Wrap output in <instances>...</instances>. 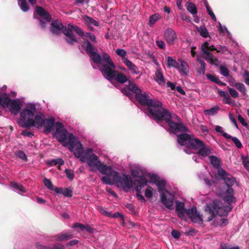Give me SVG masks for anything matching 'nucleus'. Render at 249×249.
<instances>
[{"mask_svg": "<svg viewBox=\"0 0 249 249\" xmlns=\"http://www.w3.org/2000/svg\"><path fill=\"white\" fill-rule=\"evenodd\" d=\"M211 163L217 168L219 177L224 181L226 188H223L218 192V195L221 197L223 200L228 203V205L223 207L220 201L214 200L212 203L205 206L206 212L211 214L208 217V221L212 220L214 216L218 215L219 216H227L228 213L231 211L232 207L231 203H235L236 199L234 196V192L232 187L236 182L235 178L221 168V162L219 159L214 156L209 157Z\"/></svg>", "mask_w": 249, "mask_h": 249, "instance_id": "nucleus-1", "label": "nucleus"}, {"mask_svg": "<svg viewBox=\"0 0 249 249\" xmlns=\"http://www.w3.org/2000/svg\"><path fill=\"white\" fill-rule=\"evenodd\" d=\"M88 39L95 42L96 37L92 33H85V37H84L85 42L82 46L95 64H101V68L100 70L104 77L110 82L115 81L121 84L125 83L127 81L126 76L122 72L115 71V64L109 55L104 53L101 56L96 52V49Z\"/></svg>", "mask_w": 249, "mask_h": 249, "instance_id": "nucleus-2", "label": "nucleus"}, {"mask_svg": "<svg viewBox=\"0 0 249 249\" xmlns=\"http://www.w3.org/2000/svg\"><path fill=\"white\" fill-rule=\"evenodd\" d=\"M136 99L143 106H147V115L157 121H163L167 123L170 131L176 134L179 131L185 130L186 128L182 124L175 123L174 120H179V117L176 114L171 115L166 109L162 107V103L156 99H150L146 94H137Z\"/></svg>", "mask_w": 249, "mask_h": 249, "instance_id": "nucleus-3", "label": "nucleus"}, {"mask_svg": "<svg viewBox=\"0 0 249 249\" xmlns=\"http://www.w3.org/2000/svg\"><path fill=\"white\" fill-rule=\"evenodd\" d=\"M75 157L80 161L87 163L89 170L92 172L99 171L102 174L107 176L112 167L102 163L98 156L91 148L84 150L81 144L73 152Z\"/></svg>", "mask_w": 249, "mask_h": 249, "instance_id": "nucleus-4", "label": "nucleus"}, {"mask_svg": "<svg viewBox=\"0 0 249 249\" xmlns=\"http://www.w3.org/2000/svg\"><path fill=\"white\" fill-rule=\"evenodd\" d=\"M184 131H179L177 135V142L179 145L184 146L183 151L188 154L193 153V149L198 150L197 154L203 157L209 156L211 153V149L206 145L204 143L198 139L194 138L186 133L187 129Z\"/></svg>", "mask_w": 249, "mask_h": 249, "instance_id": "nucleus-5", "label": "nucleus"}, {"mask_svg": "<svg viewBox=\"0 0 249 249\" xmlns=\"http://www.w3.org/2000/svg\"><path fill=\"white\" fill-rule=\"evenodd\" d=\"M54 136L63 146L68 147L70 151L74 152L82 144L78 138L74 136L71 133L68 132L61 123L56 122Z\"/></svg>", "mask_w": 249, "mask_h": 249, "instance_id": "nucleus-6", "label": "nucleus"}, {"mask_svg": "<svg viewBox=\"0 0 249 249\" xmlns=\"http://www.w3.org/2000/svg\"><path fill=\"white\" fill-rule=\"evenodd\" d=\"M101 181L104 184L113 185L116 184L118 187H122L125 191L129 190L133 185V182L129 175H121L118 172L111 168L107 176L101 178Z\"/></svg>", "mask_w": 249, "mask_h": 249, "instance_id": "nucleus-7", "label": "nucleus"}, {"mask_svg": "<svg viewBox=\"0 0 249 249\" xmlns=\"http://www.w3.org/2000/svg\"><path fill=\"white\" fill-rule=\"evenodd\" d=\"M37 105V103H28L21 108L19 112L20 117L18 123L22 127H28V124L35 116Z\"/></svg>", "mask_w": 249, "mask_h": 249, "instance_id": "nucleus-8", "label": "nucleus"}, {"mask_svg": "<svg viewBox=\"0 0 249 249\" xmlns=\"http://www.w3.org/2000/svg\"><path fill=\"white\" fill-rule=\"evenodd\" d=\"M73 31L75 32L77 35L82 37L84 39L85 33H84L79 27L69 24L68 25L67 28H66L64 30V35L66 36V40L68 43L70 44H74L75 43L78 42V40L74 36Z\"/></svg>", "mask_w": 249, "mask_h": 249, "instance_id": "nucleus-9", "label": "nucleus"}, {"mask_svg": "<svg viewBox=\"0 0 249 249\" xmlns=\"http://www.w3.org/2000/svg\"><path fill=\"white\" fill-rule=\"evenodd\" d=\"M22 106L23 101L21 99L19 98L10 99L9 95L8 94L3 107L8 108L12 114L16 115L19 113Z\"/></svg>", "mask_w": 249, "mask_h": 249, "instance_id": "nucleus-10", "label": "nucleus"}, {"mask_svg": "<svg viewBox=\"0 0 249 249\" xmlns=\"http://www.w3.org/2000/svg\"><path fill=\"white\" fill-rule=\"evenodd\" d=\"M160 198L161 203L167 208L169 209H173V205L175 200V195L167 191L162 192L160 195Z\"/></svg>", "mask_w": 249, "mask_h": 249, "instance_id": "nucleus-11", "label": "nucleus"}, {"mask_svg": "<svg viewBox=\"0 0 249 249\" xmlns=\"http://www.w3.org/2000/svg\"><path fill=\"white\" fill-rule=\"evenodd\" d=\"M36 11L41 17L39 19L40 26L42 29L46 27L47 23L50 22L52 20L51 16L46 12L43 8L39 6H36Z\"/></svg>", "mask_w": 249, "mask_h": 249, "instance_id": "nucleus-12", "label": "nucleus"}, {"mask_svg": "<svg viewBox=\"0 0 249 249\" xmlns=\"http://www.w3.org/2000/svg\"><path fill=\"white\" fill-rule=\"evenodd\" d=\"M186 213L194 223L202 224V215L197 212L196 208L195 207L186 210Z\"/></svg>", "mask_w": 249, "mask_h": 249, "instance_id": "nucleus-13", "label": "nucleus"}, {"mask_svg": "<svg viewBox=\"0 0 249 249\" xmlns=\"http://www.w3.org/2000/svg\"><path fill=\"white\" fill-rule=\"evenodd\" d=\"M150 183L156 184L158 188L159 192L160 193V195L161 194L162 192H167V191L165 190V189L166 183L164 180L159 179L158 177L156 175H152L150 176Z\"/></svg>", "mask_w": 249, "mask_h": 249, "instance_id": "nucleus-14", "label": "nucleus"}, {"mask_svg": "<svg viewBox=\"0 0 249 249\" xmlns=\"http://www.w3.org/2000/svg\"><path fill=\"white\" fill-rule=\"evenodd\" d=\"M45 117L43 114H37L33 118L30 124L28 125V127H35L38 129H41L43 127V122L45 120Z\"/></svg>", "mask_w": 249, "mask_h": 249, "instance_id": "nucleus-15", "label": "nucleus"}, {"mask_svg": "<svg viewBox=\"0 0 249 249\" xmlns=\"http://www.w3.org/2000/svg\"><path fill=\"white\" fill-rule=\"evenodd\" d=\"M67 28V26L63 24L58 20H53L51 25L50 30L52 33L56 35H59L63 33L64 34V30Z\"/></svg>", "mask_w": 249, "mask_h": 249, "instance_id": "nucleus-16", "label": "nucleus"}, {"mask_svg": "<svg viewBox=\"0 0 249 249\" xmlns=\"http://www.w3.org/2000/svg\"><path fill=\"white\" fill-rule=\"evenodd\" d=\"M55 119L52 117L45 119L43 122V132L45 134L50 133L55 126Z\"/></svg>", "mask_w": 249, "mask_h": 249, "instance_id": "nucleus-17", "label": "nucleus"}, {"mask_svg": "<svg viewBox=\"0 0 249 249\" xmlns=\"http://www.w3.org/2000/svg\"><path fill=\"white\" fill-rule=\"evenodd\" d=\"M178 68H177V70L181 76L187 75L189 73V67L187 62L181 58H178Z\"/></svg>", "mask_w": 249, "mask_h": 249, "instance_id": "nucleus-18", "label": "nucleus"}, {"mask_svg": "<svg viewBox=\"0 0 249 249\" xmlns=\"http://www.w3.org/2000/svg\"><path fill=\"white\" fill-rule=\"evenodd\" d=\"M148 180L143 175L140 176L139 178L135 179L134 183L137 192L141 193L142 189L147 184Z\"/></svg>", "mask_w": 249, "mask_h": 249, "instance_id": "nucleus-19", "label": "nucleus"}, {"mask_svg": "<svg viewBox=\"0 0 249 249\" xmlns=\"http://www.w3.org/2000/svg\"><path fill=\"white\" fill-rule=\"evenodd\" d=\"M164 37L169 45H172L177 38V35L172 29L168 28L164 32Z\"/></svg>", "mask_w": 249, "mask_h": 249, "instance_id": "nucleus-20", "label": "nucleus"}, {"mask_svg": "<svg viewBox=\"0 0 249 249\" xmlns=\"http://www.w3.org/2000/svg\"><path fill=\"white\" fill-rule=\"evenodd\" d=\"M214 46L210 45L207 41H205L204 43L201 45V49L202 52L203 53V58L206 59L210 56L212 53H210V51H213V48Z\"/></svg>", "mask_w": 249, "mask_h": 249, "instance_id": "nucleus-21", "label": "nucleus"}, {"mask_svg": "<svg viewBox=\"0 0 249 249\" xmlns=\"http://www.w3.org/2000/svg\"><path fill=\"white\" fill-rule=\"evenodd\" d=\"M123 63L127 67L128 70L132 73L138 74L140 73L138 67L128 59H124Z\"/></svg>", "mask_w": 249, "mask_h": 249, "instance_id": "nucleus-22", "label": "nucleus"}, {"mask_svg": "<svg viewBox=\"0 0 249 249\" xmlns=\"http://www.w3.org/2000/svg\"><path fill=\"white\" fill-rule=\"evenodd\" d=\"M155 81L160 86H163L165 84V80L160 68L157 69L155 71Z\"/></svg>", "mask_w": 249, "mask_h": 249, "instance_id": "nucleus-23", "label": "nucleus"}, {"mask_svg": "<svg viewBox=\"0 0 249 249\" xmlns=\"http://www.w3.org/2000/svg\"><path fill=\"white\" fill-rule=\"evenodd\" d=\"M83 19L85 24L88 26L91 31L93 30V27L94 26H99V23L98 21L88 16H84Z\"/></svg>", "mask_w": 249, "mask_h": 249, "instance_id": "nucleus-24", "label": "nucleus"}, {"mask_svg": "<svg viewBox=\"0 0 249 249\" xmlns=\"http://www.w3.org/2000/svg\"><path fill=\"white\" fill-rule=\"evenodd\" d=\"M176 210L178 216L180 218H184L185 215L184 213H186V210L184 208V204L182 202L179 201H176Z\"/></svg>", "mask_w": 249, "mask_h": 249, "instance_id": "nucleus-25", "label": "nucleus"}, {"mask_svg": "<svg viewBox=\"0 0 249 249\" xmlns=\"http://www.w3.org/2000/svg\"><path fill=\"white\" fill-rule=\"evenodd\" d=\"M54 238L55 241H66L72 238V235L69 231L63 232L55 235Z\"/></svg>", "mask_w": 249, "mask_h": 249, "instance_id": "nucleus-26", "label": "nucleus"}, {"mask_svg": "<svg viewBox=\"0 0 249 249\" xmlns=\"http://www.w3.org/2000/svg\"><path fill=\"white\" fill-rule=\"evenodd\" d=\"M10 186L13 191L21 195H22V193H26L27 191L26 189L22 185L16 182H11Z\"/></svg>", "mask_w": 249, "mask_h": 249, "instance_id": "nucleus-27", "label": "nucleus"}, {"mask_svg": "<svg viewBox=\"0 0 249 249\" xmlns=\"http://www.w3.org/2000/svg\"><path fill=\"white\" fill-rule=\"evenodd\" d=\"M29 2L34 5L36 3V0H28ZM18 5L20 9L24 12L28 11L29 9V6L26 0H18Z\"/></svg>", "mask_w": 249, "mask_h": 249, "instance_id": "nucleus-28", "label": "nucleus"}, {"mask_svg": "<svg viewBox=\"0 0 249 249\" xmlns=\"http://www.w3.org/2000/svg\"><path fill=\"white\" fill-rule=\"evenodd\" d=\"M55 192L57 194H63L66 197H71L72 194V190L68 188L56 187Z\"/></svg>", "mask_w": 249, "mask_h": 249, "instance_id": "nucleus-29", "label": "nucleus"}, {"mask_svg": "<svg viewBox=\"0 0 249 249\" xmlns=\"http://www.w3.org/2000/svg\"><path fill=\"white\" fill-rule=\"evenodd\" d=\"M179 61L178 59L177 61L171 56L167 57V66L168 68H175L177 69L178 68Z\"/></svg>", "mask_w": 249, "mask_h": 249, "instance_id": "nucleus-30", "label": "nucleus"}, {"mask_svg": "<svg viewBox=\"0 0 249 249\" xmlns=\"http://www.w3.org/2000/svg\"><path fill=\"white\" fill-rule=\"evenodd\" d=\"M230 85L231 86L235 87L242 94L246 93V89L243 84L240 83H236L234 80H233L232 81H230Z\"/></svg>", "mask_w": 249, "mask_h": 249, "instance_id": "nucleus-31", "label": "nucleus"}, {"mask_svg": "<svg viewBox=\"0 0 249 249\" xmlns=\"http://www.w3.org/2000/svg\"><path fill=\"white\" fill-rule=\"evenodd\" d=\"M219 109V107L216 105L210 109L204 110V113L206 116H214L218 113Z\"/></svg>", "mask_w": 249, "mask_h": 249, "instance_id": "nucleus-32", "label": "nucleus"}, {"mask_svg": "<svg viewBox=\"0 0 249 249\" xmlns=\"http://www.w3.org/2000/svg\"><path fill=\"white\" fill-rule=\"evenodd\" d=\"M48 164L50 166L58 165V168L60 169V166L64 164V160L61 158L53 159L48 161Z\"/></svg>", "mask_w": 249, "mask_h": 249, "instance_id": "nucleus-33", "label": "nucleus"}, {"mask_svg": "<svg viewBox=\"0 0 249 249\" xmlns=\"http://www.w3.org/2000/svg\"><path fill=\"white\" fill-rule=\"evenodd\" d=\"M214 130L217 133L222 135L226 139H230V138H231V136L230 135L224 131L223 127L221 126L216 125Z\"/></svg>", "mask_w": 249, "mask_h": 249, "instance_id": "nucleus-34", "label": "nucleus"}, {"mask_svg": "<svg viewBox=\"0 0 249 249\" xmlns=\"http://www.w3.org/2000/svg\"><path fill=\"white\" fill-rule=\"evenodd\" d=\"M197 61L199 62L200 64V67L199 69L197 70V72L201 75H204L205 73L206 70V63L204 60L200 59L199 58H197Z\"/></svg>", "mask_w": 249, "mask_h": 249, "instance_id": "nucleus-35", "label": "nucleus"}, {"mask_svg": "<svg viewBox=\"0 0 249 249\" xmlns=\"http://www.w3.org/2000/svg\"><path fill=\"white\" fill-rule=\"evenodd\" d=\"M196 28L202 37L206 38L209 36V32L204 26H200L199 27H196Z\"/></svg>", "mask_w": 249, "mask_h": 249, "instance_id": "nucleus-36", "label": "nucleus"}, {"mask_svg": "<svg viewBox=\"0 0 249 249\" xmlns=\"http://www.w3.org/2000/svg\"><path fill=\"white\" fill-rule=\"evenodd\" d=\"M213 50L216 51L217 53H222L227 54L229 53L230 51L228 50V49L224 46H221L219 45L217 47H214L213 48Z\"/></svg>", "mask_w": 249, "mask_h": 249, "instance_id": "nucleus-37", "label": "nucleus"}, {"mask_svg": "<svg viewBox=\"0 0 249 249\" xmlns=\"http://www.w3.org/2000/svg\"><path fill=\"white\" fill-rule=\"evenodd\" d=\"M187 9L192 15H196L197 13L195 5L191 2L187 3Z\"/></svg>", "mask_w": 249, "mask_h": 249, "instance_id": "nucleus-38", "label": "nucleus"}, {"mask_svg": "<svg viewBox=\"0 0 249 249\" xmlns=\"http://www.w3.org/2000/svg\"><path fill=\"white\" fill-rule=\"evenodd\" d=\"M205 60L208 61L211 64L215 66H218L220 64V61L213 54L210 55L208 58H206Z\"/></svg>", "mask_w": 249, "mask_h": 249, "instance_id": "nucleus-39", "label": "nucleus"}, {"mask_svg": "<svg viewBox=\"0 0 249 249\" xmlns=\"http://www.w3.org/2000/svg\"><path fill=\"white\" fill-rule=\"evenodd\" d=\"M43 183L44 185L50 190L54 191L55 192V189L56 187H54L51 181L47 178H44L43 179Z\"/></svg>", "mask_w": 249, "mask_h": 249, "instance_id": "nucleus-40", "label": "nucleus"}, {"mask_svg": "<svg viewBox=\"0 0 249 249\" xmlns=\"http://www.w3.org/2000/svg\"><path fill=\"white\" fill-rule=\"evenodd\" d=\"M161 18L160 15L158 13L155 14L151 15L149 18V25L151 26L153 25L157 21H158Z\"/></svg>", "mask_w": 249, "mask_h": 249, "instance_id": "nucleus-41", "label": "nucleus"}, {"mask_svg": "<svg viewBox=\"0 0 249 249\" xmlns=\"http://www.w3.org/2000/svg\"><path fill=\"white\" fill-rule=\"evenodd\" d=\"M127 87L131 93H135L137 94L141 92L140 89L134 83H129Z\"/></svg>", "mask_w": 249, "mask_h": 249, "instance_id": "nucleus-42", "label": "nucleus"}, {"mask_svg": "<svg viewBox=\"0 0 249 249\" xmlns=\"http://www.w3.org/2000/svg\"><path fill=\"white\" fill-rule=\"evenodd\" d=\"M116 54L122 58V62L124 59H128L126 57L127 53L125 50L123 49H118L116 50Z\"/></svg>", "mask_w": 249, "mask_h": 249, "instance_id": "nucleus-43", "label": "nucleus"}, {"mask_svg": "<svg viewBox=\"0 0 249 249\" xmlns=\"http://www.w3.org/2000/svg\"><path fill=\"white\" fill-rule=\"evenodd\" d=\"M154 189L150 186H147L144 192L145 196L147 198H151L153 196Z\"/></svg>", "mask_w": 249, "mask_h": 249, "instance_id": "nucleus-44", "label": "nucleus"}, {"mask_svg": "<svg viewBox=\"0 0 249 249\" xmlns=\"http://www.w3.org/2000/svg\"><path fill=\"white\" fill-rule=\"evenodd\" d=\"M205 6H206V8L207 9V11L208 14L210 16V17H211L212 19L213 20L216 21V17H215L214 14L213 13V12L211 10L210 7L209 6V5H208V4L207 3V2H205Z\"/></svg>", "mask_w": 249, "mask_h": 249, "instance_id": "nucleus-45", "label": "nucleus"}, {"mask_svg": "<svg viewBox=\"0 0 249 249\" xmlns=\"http://www.w3.org/2000/svg\"><path fill=\"white\" fill-rule=\"evenodd\" d=\"M241 160H242L244 167L247 169H249V158L248 156L244 155L241 156Z\"/></svg>", "mask_w": 249, "mask_h": 249, "instance_id": "nucleus-46", "label": "nucleus"}, {"mask_svg": "<svg viewBox=\"0 0 249 249\" xmlns=\"http://www.w3.org/2000/svg\"><path fill=\"white\" fill-rule=\"evenodd\" d=\"M219 70L221 75L227 77L229 74V70L226 67L220 65L219 66Z\"/></svg>", "mask_w": 249, "mask_h": 249, "instance_id": "nucleus-47", "label": "nucleus"}, {"mask_svg": "<svg viewBox=\"0 0 249 249\" xmlns=\"http://www.w3.org/2000/svg\"><path fill=\"white\" fill-rule=\"evenodd\" d=\"M218 223L217 224H214L215 226H219L221 227H224L227 225L228 223V221L227 219L220 218L219 219L217 220Z\"/></svg>", "mask_w": 249, "mask_h": 249, "instance_id": "nucleus-48", "label": "nucleus"}, {"mask_svg": "<svg viewBox=\"0 0 249 249\" xmlns=\"http://www.w3.org/2000/svg\"><path fill=\"white\" fill-rule=\"evenodd\" d=\"M230 139H231L233 142L238 148H241L242 147V144L237 138L231 136V138H230Z\"/></svg>", "mask_w": 249, "mask_h": 249, "instance_id": "nucleus-49", "label": "nucleus"}, {"mask_svg": "<svg viewBox=\"0 0 249 249\" xmlns=\"http://www.w3.org/2000/svg\"><path fill=\"white\" fill-rule=\"evenodd\" d=\"M15 155L17 157H18L19 158L23 160L27 161V157L26 155H25V153L21 150L17 151Z\"/></svg>", "mask_w": 249, "mask_h": 249, "instance_id": "nucleus-50", "label": "nucleus"}, {"mask_svg": "<svg viewBox=\"0 0 249 249\" xmlns=\"http://www.w3.org/2000/svg\"><path fill=\"white\" fill-rule=\"evenodd\" d=\"M65 173L67 177L69 179L72 180L73 179L74 177V174L73 171L71 169H66L65 170Z\"/></svg>", "mask_w": 249, "mask_h": 249, "instance_id": "nucleus-51", "label": "nucleus"}, {"mask_svg": "<svg viewBox=\"0 0 249 249\" xmlns=\"http://www.w3.org/2000/svg\"><path fill=\"white\" fill-rule=\"evenodd\" d=\"M199 176V178H201L202 179L203 178H204V180L205 182V183L208 185V186H212L213 183H214V181L212 179H210L209 178H204V175L203 174H200L198 175Z\"/></svg>", "mask_w": 249, "mask_h": 249, "instance_id": "nucleus-52", "label": "nucleus"}, {"mask_svg": "<svg viewBox=\"0 0 249 249\" xmlns=\"http://www.w3.org/2000/svg\"><path fill=\"white\" fill-rule=\"evenodd\" d=\"M140 171L141 170L139 168L134 169L131 170V174L134 178H137L141 176L140 175Z\"/></svg>", "mask_w": 249, "mask_h": 249, "instance_id": "nucleus-53", "label": "nucleus"}, {"mask_svg": "<svg viewBox=\"0 0 249 249\" xmlns=\"http://www.w3.org/2000/svg\"><path fill=\"white\" fill-rule=\"evenodd\" d=\"M8 94L3 93L0 94V106L3 107Z\"/></svg>", "mask_w": 249, "mask_h": 249, "instance_id": "nucleus-54", "label": "nucleus"}, {"mask_svg": "<svg viewBox=\"0 0 249 249\" xmlns=\"http://www.w3.org/2000/svg\"><path fill=\"white\" fill-rule=\"evenodd\" d=\"M228 90L230 95L233 98H237L238 96V93L234 89L228 88Z\"/></svg>", "mask_w": 249, "mask_h": 249, "instance_id": "nucleus-55", "label": "nucleus"}, {"mask_svg": "<svg viewBox=\"0 0 249 249\" xmlns=\"http://www.w3.org/2000/svg\"><path fill=\"white\" fill-rule=\"evenodd\" d=\"M122 92L129 97H130L131 95L132 94L128 87H125L122 89Z\"/></svg>", "mask_w": 249, "mask_h": 249, "instance_id": "nucleus-56", "label": "nucleus"}, {"mask_svg": "<svg viewBox=\"0 0 249 249\" xmlns=\"http://www.w3.org/2000/svg\"><path fill=\"white\" fill-rule=\"evenodd\" d=\"M109 217L113 218L119 217L121 220H124V215L118 212H116L113 214L110 213Z\"/></svg>", "mask_w": 249, "mask_h": 249, "instance_id": "nucleus-57", "label": "nucleus"}, {"mask_svg": "<svg viewBox=\"0 0 249 249\" xmlns=\"http://www.w3.org/2000/svg\"><path fill=\"white\" fill-rule=\"evenodd\" d=\"M21 135L26 137H32L34 136L33 133L30 131L24 130L21 132Z\"/></svg>", "mask_w": 249, "mask_h": 249, "instance_id": "nucleus-58", "label": "nucleus"}, {"mask_svg": "<svg viewBox=\"0 0 249 249\" xmlns=\"http://www.w3.org/2000/svg\"><path fill=\"white\" fill-rule=\"evenodd\" d=\"M72 227L74 228H78L81 231H83L85 230V226L81 223H76L73 225Z\"/></svg>", "mask_w": 249, "mask_h": 249, "instance_id": "nucleus-59", "label": "nucleus"}, {"mask_svg": "<svg viewBox=\"0 0 249 249\" xmlns=\"http://www.w3.org/2000/svg\"><path fill=\"white\" fill-rule=\"evenodd\" d=\"M156 43L160 49H163L165 47V43L162 40H157Z\"/></svg>", "mask_w": 249, "mask_h": 249, "instance_id": "nucleus-60", "label": "nucleus"}, {"mask_svg": "<svg viewBox=\"0 0 249 249\" xmlns=\"http://www.w3.org/2000/svg\"><path fill=\"white\" fill-rule=\"evenodd\" d=\"M223 102L227 104L231 105L232 104V102L231 101V98L230 96L228 95V94H226L224 97H223Z\"/></svg>", "mask_w": 249, "mask_h": 249, "instance_id": "nucleus-61", "label": "nucleus"}, {"mask_svg": "<svg viewBox=\"0 0 249 249\" xmlns=\"http://www.w3.org/2000/svg\"><path fill=\"white\" fill-rule=\"evenodd\" d=\"M229 119L231 121V122L233 124V125L236 127L238 128V125L236 122V119L234 118L233 115L231 114H229Z\"/></svg>", "mask_w": 249, "mask_h": 249, "instance_id": "nucleus-62", "label": "nucleus"}, {"mask_svg": "<svg viewBox=\"0 0 249 249\" xmlns=\"http://www.w3.org/2000/svg\"><path fill=\"white\" fill-rule=\"evenodd\" d=\"M171 235L176 239L179 238L180 235V233L176 230H173L171 232Z\"/></svg>", "mask_w": 249, "mask_h": 249, "instance_id": "nucleus-63", "label": "nucleus"}, {"mask_svg": "<svg viewBox=\"0 0 249 249\" xmlns=\"http://www.w3.org/2000/svg\"><path fill=\"white\" fill-rule=\"evenodd\" d=\"M64 246L60 244H56L53 247L50 248L49 249H64Z\"/></svg>", "mask_w": 249, "mask_h": 249, "instance_id": "nucleus-64", "label": "nucleus"}]
</instances>
